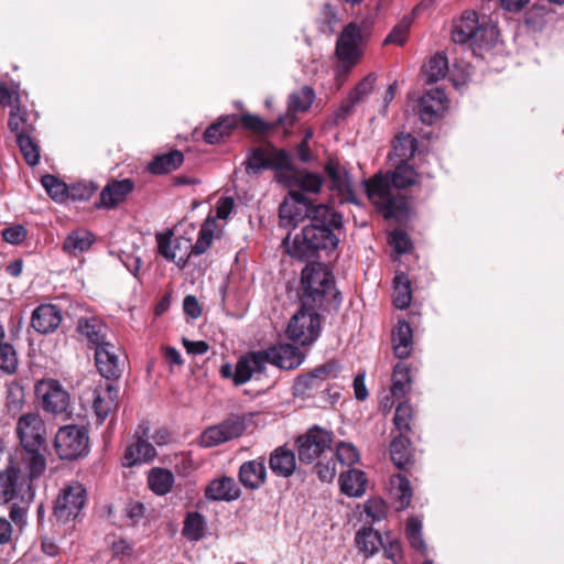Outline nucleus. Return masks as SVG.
<instances>
[{"label": "nucleus", "instance_id": "nucleus-1", "mask_svg": "<svg viewBox=\"0 0 564 564\" xmlns=\"http://www.w3.org/2000/svg\"><path fill=\"white\" fill-rule=\"evenodd\" d=\"M343 215L333 207L317 204L313 212L312 221L304 226L290 243V235L283 240L288 253L301 260H311L321 250H335L340 241Z\"/></svg>", "mask_w": 564, "mask_h": 564}, {"label": "nucleus", "instance_id": "nucleus-2", "mask_svg": "<svg viewBox=\"0 0 564 564\" xmlns=\"http://www.w3.org/2000/svg\"><path fill=\"white\" fill-rule=\"evenodd\" d=\"M417 173L408 162H399L389 173H377L365 180L368 198L384 218H402L408 212L406 197L398 191L415 184Z\"/></svg>", "mask_w": 564, "mask_h": 564}, {"label": "nucleus", "instance_id": "nucleus-3", "mask_svg": "<svg viewBox=\"0 0 564 564\" xmlns=\"http://www.w3.org/2000/svg\"><path fill=\"white\" fill-rule=\"evenodd\" d=\"M300 304L323 311L337 312L341 304L333 272L322 262H311L301 274Z\"/></svg>", "mask_w": 564, "mask_h": 564}, {"label": "nucleus", "instance_id": "nucleus-4", "mask_svg": "<svg viewBox=\"0 0 564 564\" xmlns=\"http://www.w3.org/2000/svg\"><path fill=\"white\" fill-rule=\"evenodd\" d=\"M15 433L21 446L15 460L22 463L32 477H41L46 469V459L41 452L46 443L44 420L36 412L25 413L18 419Z\"/></svg>", "mask_w": 564, "mask_h": 564}, {"label": "nucleus", "instance_id": "nucleus-5", "mask_svg": "<svg viewBox=\"0 0 564 564\" xmlns=\"http://www.w3.org/2000/svg\"><path fill=\"white\" fill-rule=\"evenodd\" d=\"M304 359L300 349L290 344L270 347L265 350L249 351L237 361V376L235 386L248 382L253 375L262 373L270 362L284 370L297 368Z\"/></svg>", "mask_w": 564, "mask_h": 564}, {"label": "nucleus", "instance_id": "nucleus-6", "mask_svg": "<svg viewBox=\"0 0 564 564\" xmlns=\"http://www.w3.org/2000/svg\"><path fill=\"white\" fill-rule=\"evenodd\" d=\"M39 477H32L22 463L11 460L4 471H0V505L20 499L21 503H30L34 498L33 481Z\"/></svg>", "mask_w": 564, "mask_h": 564}, {"label": "nucleus", "instance_id": "nucleus-7", "mask_svg": "<svg viewBox=\"0 0 564 564\" xmlns=\"http://www.w3.org/2000/svg\"><path fill=\"white\" fill-rule=\"evenodd\" d=\"M335 55L338 59L337 82L343 83L364 55L362 30L357 23L350 22L343 29L336 41Z\"/></svg>", "mask_w": 564, "mask_h": 564}, {"label": "nucleus", "instance_id": "nucleus-8", "mask_svg": "<svg viewBox=\"0 0 564 564\" xmlns=\"http://www.w3.org/2000/svg\"><path fill=\"white\" fill-rule=\"evenodd\" d=\"M34 395L47 415L63 421L70 417V394L57 379L37 380L34 384Z\"/></svg>", "mask_w": 564, "mask_h": 564}, {"label": "nucleus", "instance_id": "nucleus-9", "mask_svg": "<svg viewBox=\"0 0 564 564\" xmlns=\"http://www.w3.org/2000/svg\"><path fill=\"white\" fill-rule=\"evenodd\" d=\"M340 370V364L330 359L308 372L296 376L291 388L292 395L306 400L324 393L328 390L327 381L337 378Z\"/></svg>", "mask_w": 564, "mask_h": 564}, {"label": "nucleus", "instance_id": "nucleus-10", "mask_svg": "<svg viewBox=\"0 0 564 564\" xmlns=\"http://www.w3.org/2000/svg\"><path fill=\"white\" fill-rule=\"evenodd\" d=\"M452 37L459 44L492 45L497 41L498 30L492 23L479 22L476 12L466 11L454 23Z\"/></svg>", "mask_w": 564, "mask_h": 564}, {"label": "nucleus", "instance_id": "nucleus-11", "mask_svg": "<svg viewBox=\"0 0 564 564\" xmlns=\"http://www.w3.org/2000/svg\"><path fill=\"white\" fill-rule=\"evenodd\" d=\"M321 311L317 307H305L300 304V308L288 324V338L302 346L312 345L321 334Z\"/></svg>", "mask_w": 564, "mask_h": 564}, {"label": "nucleus", "instance_id": "nucleus-12", "mask_svg": "<svg viewBox=\"0 0 564 564\" xmlns=\"http://www.w3.org/2000/svg\"><path fill=\"white\" fill-rule=\"evenodd\" d=\"M334 435L317 425L311 427L305 434L295 440V447L301 463L312 464L314 460L332 453Z\"/></svg>", "mask_w": 564, "mask_h": 564}, {"label": "nucleus", "instance_id": "nucleus-13", "mask_svg": "<svg viewBox=\"0 0 564 564\" xmlns=\"http://www.w3.org/2000/svg\"><path fill=\"white\" fill-rule=\"evenodd\" d=\"M317 209L301 191L291 188L289 196L279 207L280 226L284 228H295L305 219L312 221L313 212Z\"/></svg>", "mask_w": 564, "mask_h": 564}, {"label": "nucleus", "instance_id": "nucleus-14", "mask_svg": "<svg viewBox=\"0 0 564 564\" xmlns=\"http://www.w3.org/2000/svg\"><path fill=\"white\" fill-rule=\"evenodd\" d=\"M243 164L247 174L259 175L269 169H286L290 165V159L284 150H279L268 143L264 147L249 149Z\"/></svg>", "mask_w": 564, "mask_h": 564}, {"label": "nucleus", "instance_id": "nucleus-15", "mask_svg": "<svg viewBox=\"0 0 564 564\" xmlns=\"http://www.w3.org/2000/svg\"><path fill=\"white\" fill-rule=\"evenodd\" d=\"M246 430V419L239 414H230L219 424L207 427L200 436V443L205 447H214L223 443L238 438Z\"/></svg>", "mask_w": 564, "mask_h": 564}, {"label": "nucleus", "instance_id": "nucleus-16", "mask_svg": "<svg viewBox=\"0 0 564 564\" xmlns=\"http://www.w3.org/2000/svg\"><path fill=\"white\" fill-rule=\"evenodd\" d=\"M118 393V387L113 382L100 383L91 391L79 395V402L83 406L93 403L94 412L99 423H102L109 413L117 408Z\"/></svg>", "mask_w": 564, "mask_h": 564}, {"label": "nucleus", "instance_id": "nucleus-17", "mask_svg": "<svg viewBox=\"0 0 564 564\" xmlns=\"http://www.w3.org/2000/svg\"><path fill=\"white\" fill-rule=\"evenodd\" d=\"M158 251L167 261L174 262L178 268H185L193 253L192 238L176 237L172 232L156 234Z\"/></svg>", "mask_w": 564, "mask_h": 564}, {"label": "nucleus", "instance_id": "nucleus-18", "mask_svg": "<svg viewBox=\"0 0 564 564\" xmlns=\"http://www.w3.org/2000/svg\"><path fill=\"white\" fill-rule=\"evenodd\" d=\"M324 170L330 180V189L337 193L340 203L358 204L354 191L352 180L346 167L343 166L338 160L328 159Z\"/></svg>", "mask_w": 564, "mask_h": 564}, {"label": "nucleus", "instance_id": "nucleus-19", "mask_svg": "<svg viewBox=\"0 0 564 564\" xmlns=\"http://www.w3.org/2000/svg\"><path fill=\"white\" fill-rule=\"evenodd\" d=\"M119 348L110 341L96 346L95 362L101 377L109 381L118 380L123 371L122 364L119 360Z\"/></svg>", "mask_w": 564, "mask_h": 564}, {"label": "nucleus", "instance_id": "nucleus-20", "mask_svg": "<svg viewBox=\"0 0 564 564\" xmlns=\"http://www.w3.org/2000/svg\"><path fill=\"white\" fill-rule=\"evenodd\" d=\"M76 330L90 348L96 349V346L109 343L107 340L108 326L97 316L80 317Z\"/></svg>", "mask_w": 564, "mask_h": 564}, {"label": "nucleus", "instance_id": "nucleus-21", "mask_svg": "<svg viewBox=\"0 0 564 564\" xmlns=\"http://www.w3.org/2000/svg\"><path fill=\"white\" fill-rule=\"evenodd\" d=\"M134 183L130 178L115 180L109 182L100 192L98 208L111 209L124 202L127 196L133 191Z\"/></svg>", "mask_w": 564, "mask_h": 564}, {"label": "nucleus", "instance_id": "nucleus-22", "mask_svg": "<svg viewBox=\"0 0 564 564\" xmlns=\"http://www.w3.org/2000/svg\"><path fill=\"white\" fill-rule=\"evenodd\" d=\"M37 119L39 113L34 108H14V110L10 112L8 126L11 132L15 134V139L21 137H34Z\"/></svg>", "mask_w": 564, "mask_h": 564}, {"label": "nucleus", "instance_id": "nucleus-23", "mask_svg": "<svg viewBox=\"0 0 564 564\" xmlns=\"http://www.w3.org/2000/svg\"><path fill=\"white\" fill-rule=\"evenodd\" d=\"M62 322V314L53 304H41L32 313L31 326L40 334L54 332Z\"/></svg>", "mask_w": 564, "mask_h": 564}, {"label": "nucleus", "instance_id": "nucleus-24", "mask_svg": "<svg viewBox=\"0 0 564 564\" xmlns=\"http://www.w3.org/2000/svg\"><path fill=\"white\" fill-rule=\"evenodd\" d=\"M240 484L251 490L259 489L267 481L264 458L248 460L241 464L238 473Z\"/></svg>", "mask_w": 564, "mask_h": 564}, {"label": "nucleus", "instance_id": "nucleus-25", "mask_svg": "<svg viewBox=\"0 0 564 564\" xmlns=\"http://www.w3.org/2000/svg\"><path fill=\"white\" fill-rule=\"evenodd\" d=\"M241 495L239 486L231 477H220L212 480L205 488V497L213 501H234Z\"/></svg>", "mask_w": 564, "mask_h": 564}, {"label": "nucleus", "instance_id": "nucleus-26", "mask_svg": "<svg viewBox=\"0 0 564 564\" xmlns=\"http://www.w3.org/2000/svg\"><path fill=\"white\" fill-rule=\"evenodd\" d=\"M269 467L279 477H290L296 469V458L292 449L286 446L276 447L269 457Z\"/></svg>", "mask_w": 564, "mask_h": 564}, {"label": "nucleus", "instance_id": "nucleus-27", "mask_svg": "<svg viewBox=\"0 0 564 564\" xmlns=\"http://www.w3.org/2000/svg\"><path fill=\"white\" fill-rule=\"evenodd\" d=\"M156 456L154 446L142 437H138L137 441L127 446L122 465L131 468L135 465L148 463Z\"/></svg>", "mask_w": 564, "mask_h": 564}, {"label": "nucleus", "instance_id": "nucleus-28", "mask_svg": "<svg viewBox=\"0 0 564 564\" xmlns=\"http://www.w3.org/2000/svg\"><path fill=\"white\" fill-rule=\"evenodd\" d=\"M413 334L410 324L399 321L392 330V348L397 358H408L412 350Z\"/></svg>", "mask_w": 564, "mask_h": 564}, {"label": "nucleus", "instance_id": "nucleus-29", "mask_svg": "<svg viewBox=\"0 0 564 564\" xmlns=\"http://www.w3.org/2000/svg\"><path fill=\"white\" fill-rule=\"evenodd\" d=\"M70 520V484L64 485L53 501L51 521L53 525H66Z\"/></svg>", "mask_w": 564, "mask_h": 564}, {"label": "nucleus", "instance_id": "nucleus-30", "mask_svg": "<svg viewBox=\"0 0 564 564\" xmlns=\"http://www.w3.org/2000/svg\"><path fill=\"white\" fill-rule=\"evenodd\" d=\"M239 118L236 115L221 117L212 123L204 132V140L208 144H216L225 137L230 135L232 130L238 127Z\"/></svg>", "mask_w": 564, "mask_h": 564}, {"label": "nucleus", "instance_id": "nucleus-31", "mask_svg": "<svg viewBox=\"0 0 564 564\" xmlns=\"http://www.w3.org/2000/svg\"><path fill=\"white\" fill-rule=\"evenodd\" d=\"M390 457L394 466L399 469H408L413 465L410 441L403 434H399L391 441Z\"/></svg>", "mask_w": 564, "mask_h": 564}, {"label": "nucleus", "instance_id": "nucleus-32", "mask_svg": "<svg viewBox=\"0 0 564 564\" xmlns=\"http://www.w3.org/2000/svg\"><path fill=\"white\" fill-rule=\"evenodd\" d=\"M355 543L365 557L372 556L383 545L381 534L371 527L361 528L356 533Z\"/></svg>", "mask_w": 564, "mask_h": 564}, {"label": "nucleus", "instance_id": "nucleus-33", "mask_svg": "<svg viewBox=\"0 0 564 564\" xmlns=\"http://www.w3.org/2000/svg\"><path fill=\"white\" fill-rule=\"evenodd\" d=\"M366 475L359 469H349L341 473L339 484L341 491L350 497H360L366 491Z\"/></svg>", "mask_w": 564, "mask_h": 564}, {"label": "nucleus", "instance_id": "nucleus-34", "mask_svg": "<svg viewBox=\"0 0 564 564\" xmlns=\"http://www.w3.org/2000/svg\"><path fill=\"white\" fill-rule=\"evenodd\" d=\"M183 161V153L178 150H173L169 153L156 155L149 164V171L155 175L166 174L178 169Z\"/></svg>", "mask_w": 564, "mask_h": 564}, {"label": "nucleus", "instance_id": "nucleus-35", "mask_svg": "<svg viewBox=\"0 0 564 564\" xmlns=\"http://www.w3.org/2000/svg\"><path fill=\"white\" fill-rule=\"evenodd\" d=\"M148 482L154 494L164 496L169 494L173 487L174 475L167 469L156 467L150 471Z\"/></svg>", "mask_w": 564, "mask_h": 564}, {"label": "nucleus", "instance_id": "nucleus-36", "mask_svg": "<svg viewBox=\"0 0 564 564\" xmlns=\"http://www.w3.org/2000/svg\"><path fill=\"white\" fill-rule=\"evenodd\" d=\"M41 184L47 195L56 203H64L69 197L68 185L55 175H43L41 177Z\"/></svg>", "mask_w": 564, "mask_h": 564}, {"label": "nucleus", "instance_id": "nucleus-37", "mask_svg": "<svg viewBox=\"0 0 564 564\" xmlns=\"http://www.w3.org/2000/svg\"><path fill=\"white\" fill-rule=\"evenodd\" d=\"M393 282V304L397 308L404 310L411 304V283L404 273L397 274Z\"/></svg>", "mask_w": 564, "mask_h": 564}, {"label": "nucleus", "instance_id": "nucleus-38", "mask_svg": "<svg viewBox=\"0 0 564 564\" xmlns=\"http://www.w3.org/2000/svg\"><path fill=\"white\" fill-rule=\"evenodd\" d=\"M392 495L398 502V510L406 509L412 499V488L408 478L395 475L391 479Z\"/></svg>", "mask_w": 564, "mask_h": 564}, {"label": "nucleus", "instance_id": "nucleus-39", "mask_svg": "<svg viewBox=\"0 0 564 564\" xmlns=\"http://www.w3.org/2000/svg\"><path fill=\"white\" fill-rule=\"evenodd\" d=\"M448 73V59L444 53H436L424 65V74L429 83L443 79Z\"/></svg>", "mask_w": 564, "mask_h": 564}, {"label": "nucleus", "instance_id": "nucleus-40", "mask_svg": "<svg viewBox=\"0 0 564 564\" xmlns=\"http://www.w3.org/2000/svg\"><path fill=\"white\" fill-rule=\"evenodd\" d=\"M206 521L199 512H188L184 520L182 534L189 541H199L204 536Z\"/></svg>", "mask_w": 564, "mask_h": 564}, {"label": "nucleus", "instance_id": "nucleus-41", "mask_svg": "<svg viewBox=\"0 0 564 564\" xmlns=\"http://www.w3.org/2000/svg\"><path fill=\"white\" fill-rule=\"evenodd\" d=\"M323 184V178L321 175L315 173H304L294 175L290 183V189L295 188L301 191L304 195L305 193H318Z\"/></svg>", "mask_w": 564, "mask_h": 564}, {"label": "nucleus", "instance_id": "nucleus-42", "mask_svg": "<svg viewBox=\"0 0 564 564\" xmlns=\"http://www.w3.org/2000/svg\"><path fill=\"white\" fill-rule=\"evenodd\" d=\"M392 149L394 155L400 159V162H408L416 152L417 141L410 133H401L397 135Z\"/></svg>", "mask_w": 564, "mask_h": 564}, {"label": "nucleus", "instance_id": "nucleus-43", "mask_svg": "<svg viewBox=\"0 0 564 564\" xmlns=\"http://www.w3.org/2000/svg\"><path fill=\"white\" fill-rule=\"evenodd\" d=\"M239 124L241 123L243 128L260 134L264 135L272 131L276 126L284 124V119L280 117L275 122H265L260 117L254 115H243L239 117Z\"/></svg>", "mask_w": 564, "mask_h": 564}, {"label": "nucleus", "instance_id": "nucleus-44", "mask_svg": "<svg viewBox=\"0 0 564 564\" xmlns=\"http://www.w3.org/2000/svg\"><path fill=\"white\" fill-rule=\"evenodd\" d=\"M216 227V221L214 218L208 217L202 224L198 238L196 242L193 245V253L194 256H200L205 253L212 246L214 239V231Z\"/></svg>", "mask_w": 564, "mask_h": 564}, {"label": "nucleus", "instance_id": "nucleus-45", "mask_svg": "<svg viewBox=\"0 0 564 564\" xmlns=\"http://www.w3.org/2000/svg\"><path fill=\"white\" fill-rule=\"evenodd\" d=\"M87 425L73 424V459L87 456L90 451Z\"/></svg>", "mask_w": 564, "mask_h": 564}, {"label": "nucleus", "instance_id": "nucleus-46", "mask_svg": "<svg viewBox=\"0 0 564 564\" xmlns=\"http://www.w3.org/2000/svg\"><path fill=\"white\" fill-rule=\"evenodd\" d=\"M17 144L20 149V152L23 155L24 161L30 166H35L40 162V145L34 137H21L17 139Z\"/></svg>", "mask_w": 564, "mask_h": 564}, {"label": "nucleus", "instance_id": "nucleus-47", "mask_svg": "<svg viewBox=\"0 0 564 564\" xmlns=\"http://www.w3.org/2000/svg\"><path fill=\"white\" fill-rule=\"evenodd\" d=\"M444 109L445 108H411V112H408L406 120H412L414 124L420 122L423 126H431L442 118Z\"/></svg>", "mask_w": 564, "mask_h": 564}, {"label": "nucleus", "instance_id": "nucleus-48", "mask_svg": "<svg viewBox=\"0 0 564 564\" xmlns=\"http://www.w3.org/2000/svg\"><path fill=\"white\" fill-rule=\"evenodd\" d=\"M378 75L376 73L368 74L362 78L356 88L350 93L349 99L351 104H361L367 101L369 95L373 91Z\"/></svg>", "mask_w": 564, "mask_h": 564}, {"label": "nucleus", "instance_id": "nucleus-49", "mask_svg": "<svg viewBox=\"0 0 564 564\" xmlns=\"http://www.w3.org/2000/svg\"><path fill=\"white\" fill-rule=\"evenodd\" d=\"M410 375L406 365L399 362L395 365L392 373L391 392L397 398H402L406 393V384L410 383Z\"/></svg>", "mask_w": 564, "mask_h": 564}, {"label": "nucleus", "instance_id": "nucleus-50", "mask_svg": "<svg viewBox=\"0 0 564 564\" xmlns=\"http://www.w3.org/2000/svg\"><path fill=\"white\" fill-rule=\"evenodd\" d=\"M405 535L413 549L421 553L426 552V544L422 539V522L417 518L412 517L408 520Z\"/></svg>", "mask_w": 564, "mask_h": 564}, {"label": "nucleus", "instance_id": "nucleus-51", "mask_svg": "<svg viewBox=\"0 0 564 564\" xmlns=\"http://www.w3.org/2000/svg\"><path fill=\"white\" fill-rule=\"evenodd\" d=\"M54 449L61 459L70 460V425L58 429L54 438Z\"/></svg>", "mask_w": 564, "mask_h": 564}, {"label": "nucleus", "instance_id": "nucleus-52", "mask_svg": "<svg viewBox=\"0 0 564 564\" xmlns=\"http://www.w3.org/2000/svg\"><path fill=\"white\" fill-rule=\"evenodd\" d=\"M18 356L14 347L4 339L0 340V369L7 373L15 372Z\"/></svg>", "mask_w": 564, "mask_h": 564}, {"label": "nucleus", "instance_id": "nucleus-53", "mask_svg": "<svg viewBox=\"0 0 564 564\" xmlns=\"http://www.w3.org/2000/svg\"><path fill=\"white\" fill-rule=\"evenodd\" d=\"M412 24V18L406 15L392 29L384 40V44L393 43L403 45L408 39V33Z\"/></svg>", "mask_w": 564, "mask_h": 564}, {"label": "nucleus", "instance_id": "nucleus-54", "mask_svg": "<svg viewBox=\"0 0 564 564\" xmlns=\"http://www.w3.org/2000/svg\"><path fill=\"white\" fill-rule=\"evenodd\" d=\"M333 456L337 462H340L343 465L347 466L357 463L359 459L357 448L352 444L346 442H340L337 445L336 451H333Z\"/></svg>", "mask_w": 564, "mask_h": 564}, {"label": "nucleus", "instance_id": "nucleus-55", "mask_svg": "<svg viewBox=\"0 0 564 564\" xmlns=\"http://www.w3.org/2000/svg\"><path fill=\"white\" fill-rule=\"evenodd\" d=\"M412 419V408L408 402L399 403L395 409L393 422L400 434L410 430V421Z\"/></svg>", "mask_w": 564, "mask_h": 564}, {"label": "nucleus", "instance_id": "nucleus-56", "mask_svg": "<svg viewBox=\"0 0 564 564\" xmlns=\"http://www.w3.org/2000/svg\"><path fill=\"white\" fill-rule=\"evenodd\" d=\"M365 512L372 521H380L386 518L388 506L383 499L373 497L366 502Z\"/></svg>", "mask_w": 564, "mask_h": 564}, {"label": "nucleus", "instance_id": "nucleus-57", "mask_svg": "<svg viewBox=\"0 0 564 564\" xmlns=\"http://www.w3.org/2000/svg\"><path fill=\"white\" fill-rule=\"evenodd\" d=\"M330 458L324 462V458H319L318 462L315 465V470L318 476V478L322 481L330 482L335 476H336V463L337 460L333 456V452L329 453Z\"/></svg>", "mask_w": 564, "mask_h": 564}, {"label": "nucleus", "instance_id": "nucleus-58", "mask_svg": "<svg viewBox=\"0 0 564 564\" xmlns=\"http://www.w3.org/2000/svg\"><path fill=\"white\" fill-rule=\"evenodd\" d=\"M314 100V89L310 86H303L290 95L288 106H312Z\"/></svg>", "mask_w": 564, "mask_h": 564}, {"label": "nucleus", "instance_id": "nucleus-59", "mask_svg": "<svg viewBox=\"0 0 564 564\" xmlns=\"http://www.w3.org/2000/svg\"><path fill=\"white\" fill-rule=\"evenodd\" d=\"M22 102L18 87L0 83V106H20Z\"/></svg>", "mask_w": 564, "mask_h": 564}, {"label": "nucleus", "instance_id": "nucleus-60", "mask_svg": "<svg viewBox=\"0 0 564 564\" xmlns=\"http://www.w3.org/2000/svg\"><path fill=\"white\" fill-rule=\"evenodd\" d=\"M95 241L94 235L84 228L73 230V250H88Z\"/></svg>", "mask_w": 564, "mask_h": 564}, {"label": "nucleus", "instance_id": "nucleus-61", "mask_svg": "<svg viewBox=\"0 0 564 564\" xmlns=\"http://www.w3.org/2000/svg\"><path fill=\"white\" fill-rule=\"evenodd\" d=\"M447 101L446 93L440 87L431 88L425 94L419 96V106H432L434 102L444 105Z\"/></svg>", "mask_w": 564, "mask_h": 564}, {"label": "nucleus", "instance_id": "nucleus-62", "mask_svg": "<svg viewBox=\"0 0 564 564\" xmlns=\"http://www.w3.org/2000/svg\"><path fill=\"white\" fill-rule=\"evenodd\" d=\"M389 243L398 253L409 252L412 247L411 240L406 232L398 229L390 234Z\"/></svg>", "mask_w": 564, "mask_h": 564}, {"label": "nucleus", "instance_id": "nucleus-63", "mask_svg": "<svg viewBox=\"0 0 564 564\" xmlns=\"http://www.w3.org/2000/svg\"><path fill=\"white\" fill-rule=\"evenodd\" d=\"M96 189L97 186L93 182L78 181L73 183V200H87Z\"/></svg>", "mask_w": 564, "mask_h": 564}, {"label": "nucleus", "instance_id": "nucleus-64", "mask_svg": "<svg viewBox=\"0 0 564 564\" xmlns=\"http://www.w3.org/2000/svg\"><path fill=\"white\" fill-rule=\"evenodd\" d=\"M2 238L11 245H20L26 238V229L22 225H15L2 230Z\"/></svg>", "mask_w": 564, "mask_h": 564}]
</instances>
